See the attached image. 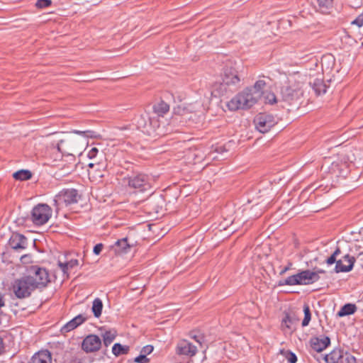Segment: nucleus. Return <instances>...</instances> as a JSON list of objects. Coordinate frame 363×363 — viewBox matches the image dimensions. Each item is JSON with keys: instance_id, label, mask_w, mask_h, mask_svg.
<instances>
[{"instance_id": "3", "label": "nucleus", "mask_w": 363, "mask_h": 363, "mask_svg": "<svg viewBox=\"0 0 363 363\" xmlns=\"http://www.w3.org/2000/svg\"><path fill=\"white\" fill-rule=\"evenodd\" d=\"M25 276L29 279L35 290L45 288L50 281L48 271L37 265L30 266Z\"/></svg>"}, {"instance_id": "13", "label": "nucleus", "mask_w": 363, "mask_h": 363, "mask_svg": "<svg viewBox=\"0 0 363 363\" xmlns=\"http://www.w3.org/2000/svg\"><path fill=\"white\" fill-rule=\"evenodd\" d=\"M101 340L96 335H89L86 336L82 344V348L86 353L94 352L101 348Z\"/></svg>"}, {"instance_id": "2", "label": "nucleus", "mask_w": 363, "mask_h": 363, "mask_svg": "<svg viewBox=\"0 0 363 363\" xmlns=\"http://www.w3.org/2000/svg\"><path fill=\"white\" fill-rule=\"evenodd\" d=\"M320 276L309 269L303 270L279 281V286L308 285L318 281Z\"/></svg>"}, {"instance_id": "30", "label": "nucleus", "mask_w": 363, "mask_h": 363, "mask_svg": "<svg viewBox=\"0 0 363 363\" xmlns=\"http://www.w3.org/2000/svg\"><path fill=\"white\" fill-rule=\"evenodd\" d=\"M303 313H304V318H303V320H302L301 325L303 327H306V326L308 325V324L311 321V313L310 307L307 303H305L303 305Z\"/></svg>"}, {"instance_id": "44", "label": "nucleus", "mask_w": 363, "mask_h": 363, "mask_svg": "<svg viewBox=\"0 0 363 363\" xmlns=\"http://www.w3.org/2000/svg\"><path fill=\"white\" fill-rule=\"evenodd\" d=\"M291 266L292 263L289 262L288 264L280 271V275L284 274L287 271H289L291 268Z\"/></svg>"}, {"instance_id": "7", "label": "nucleus", "mask_w": 363, "mask_h": 363, "mask_svg": "<svg viewBox=\"0 0 363 363\" xmlns=\"http://www.w3.org/2000/svg\"><path fill=\"white\" fill-rule=\"evenodd\" d=\"M281 94L282 100L289 104L297 102L303 94L302 84L296 82L291 83L281 88Z\"/></svg>"}, {"instance_id": "47", "label": "nucleus", "mask_w": 363, "mask_h": 363, "mask_svg": "<svg viewBox=\"0 0 363 363\" xmlns=\"http://www.w3.org/2000/svg\"><path fill=\"white\" fill-rule=\"evenodd\" d=\"M193 338L197 342H199L200 345L201 344V340L203 339V337H199V336H196V335H194L193 337Z\"/></svg>"}, {"instance_id": "18", "label": "nucleus", "mask_w": 363, "mask_h": 363, "mask_svg": "<svg viewBox=\"0 0 363 363\" xmlns=\"http://www.w3.org/2000/svg\"><path fill=\"white\" fill-rule=\"evenodd\" d=\"M325 363H345L344 350L340 347L333 349L329 354L323 355Z\"/></svg>"}, {"instance_id": "29", "label": "nucleus", "mask_w": 363, "mask_h": 363, "mask_svg": "<svg viewBox=\"0 0 363 363\" xmlns=\"http://www.w3.org/2000/svg\"><path fill=\"white\" fill-rule=\"evenodd\" d=\"M129 351V347L127 345H122L120 343H116L112 347V352L116 356L127 354Z\"/></svg>"}, {"instance_id": "1", "label": "nucleus", "mask_w": 363, "mask_h": 363, "mask_svg": "<svg viewBox=\"0 0 363 363\" xmlns=\"http://www.w3.org/2000/svg\"><path fill=\"white\" fill-rule=\"evenodd\" d=\"M266 86L264 80L257 81L252 87H247L235 96L227 103L230 111L247 109L253 106L262 96V91Z\"/></svg>"}, {"instance_id": "36", "label": "nucleus", "mask_w": 363, "mask_h": 363, "mask_svg": "<svg viewBox=\"0 0 363 363\" xmlns=\"http://www.w3.org/2000/svg\"><path fill=\"white\" fill-rule=\"evenodd\" d=\"M266 102L273 105L277 102V96L273 93H269L266 96Z\"/></svg>"}, {"instance_id": "20", "label": "nucleus", "mask_w": 363, "mask_h": 363, "mask_svg": "<svg viewBox=\"0 0 363 363\" xmlns=\"http://www.w3.org/2000/svg\"><path fill=\"white\" fill-rule=\"evenodd\" d=\"M310 86L313 89L314 92L317 96L323 94L327 91V85L324 82L322 78H313L311 77L309 82Z\"/></svg>"}, {"instance_id": "22", "label": "nucleus", "mask_w": 363, "mask_h": 363, "mask_svg": "<svg viewBox=\"0 0 363 363\" xmlns=\"http://www.w3.org/2000/svg\"><path fill=\"white\" fill-rule=\"evenodd\" d=\"M29 363H52L51 353L48 350H43L35 353Z\"/></svg>"}, {"instance_id": "21", "label": "nucleus", "mask_w": 363, "mask_h": 363, "mask_svg": "<svg viewBox=\"0 0 363 363\" xmlns=\"http://www.w3.org/2000/svg\"><path fill=\"white\" fill-rule=\"evenodd\" d=\"M132 247L133 245L128 242V238H124L118 240L112 246V248L113 249L116 254L120 255L128 253Z\"/></svg>"}, {"instance_id": "33", "label": "nucleus", "mask_w": 363, "mask_h": 363, "mask_svg": "<svg viewBox=\"0 0 363 363\" xmlns=\"http://www.w3.org/2000/svg\"><path fill=\"white\" fill-rule=\"evenodd\" d=\"M51 4V0H37L35 6L38 9H44L50 6Z\"/></svg>"}, {"instance_id": "4", "label": "nucleus", "mask_w": 363, "mask_h": 363, "mask_svg": "<svg viewBox=\"0 0 363 363\" xmlns=\"http://www.w3.org/2000/svg\"><path fill=\"white\" fill-rule=\"evenodd\" d=\"M52 213V210L48 204L38 203L33 208L30 219L35 225L40 226L48 223Z\"/></svg>"}, {"instance_id": "24", "label": "nucleus", "mask_w": 363, "mask_h": 363, "mask_svg": "<svg viewBox=\"0 0 363 363\" xmlns=\"http://www.w3.org/2000/svg\"><path fill=\"white\" fill-rule=\"evenodd\" d=\"M79 265V261L77 259H71L66 262H58V266L64 274H68V271Z\"/></svg>"}, {"instance_id": "49", "label": "nucleus", "mask_w": 363, "mask_h": 363, "mask_svg": "<svg viewBox=\"0 0 363 363\" xmlns=\"http://www.w3.org/2000/svg\"><path fill=\"white\" fill-rule=\"evenodd\" d=\"M4 305H5V303H4L3 296H2L1 294L0 293V308L1 307L4 306Z\"/></svg>"}, {"instance_id": "46", "label": "nucleus", "mask_w": 363, "mask_h": 363, "mask_svg": "<svg viewBox=\"0 0 363 363\" xmlns=\"http://www.w3.org/2000/svg\"><path fill=\"white\" fill-rule=\"evenodd\" d=\"M64 142H65V140H60L58 142L57 145V149H58V150H59L60 152H62V149H61V147H62V143H63Z\"/></svg>"}, {"instance_id": "45", "label": "nucleus", "mask_w": 363, "mask_h": 363, "mask_svg": "<svg viewBox=\"0 0 363 363\" xmlns=\"http://www.w3.org/2000/svg\"><path fill=\"white\" fill-rule=\"evenodd\" d=\"M4 350V341H3V339L1 337H0V354L3 353Z\"/></svg>"}, {"instance_id": "40", "label": "nucleus", "mask_w": 363, "mask_h": 363, "mask_svg": "<svg viewBox=\"0 0 363 363\" xmlns=\"http://www.w3.org/2000/svg\"><path fill=\"white\" fill-rule=\"evenodd\" d=\"M153 346L148 345L143 347L141 354H145L146 357L153 351Z\"/></svg>"}, {"instance_id": "12", "label": "nucleus", "mask_w": 363, "mask_h": 363, "mask_svg": "<svg viewBox=\"0 0 363 363\" xmlns=\"http://www.w3.org/2000/svg\"><path fill=\"white\" fill-rule=\"evenodd\" d=\"M175 351L179 356L191 357L196 354L197 348L190 342L182 340L178 342Z\"/></svg>"}, {"instance_id": "15", "label": "nucleus", "mask_w": 363, "mask_h": 363, "mask_svg": "<svg viewBox=\"0 0 363 363\" xmlns=\"http://www.w3.org/2000/svg\"><path fill=\"white\" fill-rule=\"evenodd\" d=\"M8 244L11 249L19 251L27 248L28 239L23 234L13 233L10 237Z\"/></svg>"}, {"instance_id": "34", "label": "nucleus", "mask_w": 363, "mask_h": 363, "mask_svg": "<svg viewBox=\"0 0 363 363\" xmlns=\"http://www.w3.org/2000/svg\"><path fill=\"white\" fill-rule=\"evenodd\" d=\"M82 356L83 352L81 351L74 353V355L72 357L70 363H82Z\"/></svg>"}, {"instance_id": "52", "label": "nucleus", "mask_w": 363, "mask_h": 363, "mask_svg": "<svg viewBox=\"0 0 363 363\" xmlns=\"http://www.w3.org/2000/svg\"><path fill=\"white\" fill-rule=\"evenodd\" d=\"M89 167H94V164L90 163V164H89Z\"/></svg>"}, {"instance_id": "9", "label": "nucleus", "mask_w": 363, "mask_h": 363, "mask_svg": "<svg viewBox=\"0 0 363 363\" xmlns=\"http://www.w3.org/2000/svg\"><path fill=\"white\" fill-rule=\"evenodd\" d=\"M356 262L354 257L350 256L349 254L345 255L342 259L337 260V257L333 254L325 260L328 265L335 263V272L336 273L349 272L352 270L354 264Z\"/></svg>"}, {"instance_id": "19", "label": "nucleus", "mask_w": 363, "mask_h": 363, "mask_svg": "<svg viewBox=\"0 0 363 363\" xmlns=\"http://www.w3.org/2000/svg\"><path fill=\"white\" fill-rule=\"evenodd\" d=\"M86 320V318L79 314L64 325L60 331L62 333H67L77 328Z\"/></svg>"}, {"instance_id": "6", "label": "nucleus", "mask_w": 363, "mask_h": 363, "mask_svg": "<svg viewBox=\"0 0 363 363\" xmlns=\"http://www.w3.org/2000/svg\"><path fill=\"white\" fill-rule=\"evenodd\" d=\"M11 289L15 296L19 299L27 298L35 291L27 277L23 276L14 280Z\"/></svg>"}, {"instance_id": "26", "label": "nucleus", "mask_w": 363, "mask_h": 363, "mask_svg": "<svg viewBox=\"0 0 363 363\" xmlns=\"http://www.w3.org/2000/svg\"><path fill=\"white\" fill-rule=\"evenodd\" d=\"M103 309V303L99 298H96L92 302L91 311L94 317L99 318L101 315Z\"/></svg>"}, {"instance_id": "48", "label": "nucleus", "mask_w": 363, "mask_h": 363, "mask_svg": "<svg viewBox=\"0 0 363 363\" xmlns=\"http://www.w3.org/2000/svg\"><path fill=\"white\" fill-rule=\"evenodd\" d=\"M340 253H341L340 248L339 247H337L335 249V250L334 251V252L333 253V255L337 257V256H338Z\"/></svg>"}, {"instance_id": "35", "label": "nucleus", "mask_w": 363, "mask_h": 363, "mask_svg": "<svg viewBox=\"0 0 363 363\" xmlns=\"http://www.w3.org/2000/svg\"><path fill=\"white\" fill-rule=\"evenodd\" d=\"M344 361L345 363H357L355 357L347 352H344Z\"/></svg>"}, {"instance_id": "42", "label": "nucleus", "mask_w": 363, "mask_h": 363, "mask_svg": "<svg viewBox=\"0 0 363 363\" xmlns=\"http://www.w3.org/2000/svg\"><path fill=\"white\" fill-rule=\"evenodd\" d=\"M291 323V319L289 315L286 314V316L282 320V325H285L286 328H289L290 326L289 323Z\"/></svg>"}, {"instance_id": "5", "label": "nucleus", "mask_w": 363, "mask_h": 363, "mask_svg": "<svg viewBox=\"0 0 363 363\" xmlns=\"http://www.w3.org/2000/svg\"><path fill=\"white\" fill-rule=\"evenodd\" d=\"M123 184L138 191H149L152 187L148 177L144 174L128 175L123 178Z\"/></svg>"}, {"instance_id": "16", "label": "nucleus", "mask_w": 363, "mask_h": 363, "mask_svg": "<svg viewBox=\"0 0 363 363\" xmlns=\"http://www.w3.org/2000/svg\"><path fill=\"white\" fill-rule=\"evenodd\" d=\"M224 347L222 344L211 345L208 347V350L205 352L204 357L209 358L212 363L219 362L223 357Z\"/></svg>"}, {"instance_id": "53", "label": "nucleus", "mask_w": 363, "mask_h": 363, "mask_svg": "<svg viewBox=\"0 0 363 363\" xmlns=\"http://www.w3.org/2000/svg\"><path fill=\"white\" fill-rule=\"evenodd\" d=\"M363 255V252H360V253L359 254V256H358V257H360V256H361V255Z\"/></svg>"}, {"instance_id": "23", "label": "nucleus", "mask_w": 363, "mask_h": 363, "mask_svg": "<svg viewBox=\"0 0 363 363\" xmlns=\"http://www.w3.org/2000/svg\"><path fill=\"white\" fill-rule=\"evenodd\" d=\"M357 311V306L353 303H346L345 304L340 310L337 312V316L343 317L345 315H349L354 314Z\"/></svg>"}, {"instance_id": "8", "label": "nucleus", "mask_w": 363, "mask_h": 363, "mask_svg": "<svg viewBox=\"0 0 363 363\" xmlns=\"http://www.w3.org/2000/svg\"><path fill=\"white\" fill-rule=\"evenodd\" d=\"M80 196L74 189H65L60 191L55 197V206L58 208L67 206L78 202Z\"/></svg>"}, {"instance_id": "41", "label": "nucleus", "mask_w": 363, "mask_h": 363, "mask_svg": "<svg viewBox=\"0 0 363 363\" xmlns=\"http://www.w3.org/2000/svg\"><path fill=\"white\" fill-rule=\"evenodd\" d=\"M104 248V245L102 243H99V244H96L94 247V249H93V252L96 255H100V253L101 252L102 250Z\"/></svg>"}, {"instance_id": "14", "label": "nucleus", "mask_w": 363, "mask_h": 363, "mask_svg": "<svg viewBox=\"0 0 363 363\" xmlns=\"http://www.w3.org/2000/svg\"><path fill=\"white\" fill-rule=\"evenodd\" d=\"M159 127V121L155 118H149L148 123L142 116L138 121V128L140 129L142 132L149 135L159 134L157 133V128H158Z\"/></svg>"}, {"instance_id": "11", "label": "nucleus", "mask_w": 363, "mask_h": 363, "mask_svg": "<svg viewBox=\"0 0 363 363\" xmlns=\"http://www.w3.org/2000/svg\"><path fill=\"white\" fill-rule=\"evenodd\" d=\"M222 80L223 82L220 84L222 86H227L230 89L233 88V89L238 87L240 82L238 71L233 67H226L223 70Z\"/></svg>"}, {"instance_id": "17", "label": "nucleus", "mask_w": 363, "mask_h": 363, "mask_svg": "<svg viewBox=\"0 0 363 363\" xmlns=\"http://www.w3.org/2000/svg\"><path fill=\"white\" fill-rule=\"evenodd\" d=\"M310 345L312 350L320 352L330 345V339L328 336L313 337L310 340Z\"/></svg>"}, {"instance_id": "25", "label": "nucleus", "mask_w": 363, "mask_h": 363, "mask_svg": "<svg viewBox=\"0 0 363 363\" xmlns=\"http://www.w3.org/2000/svg\"><path fill=\"white\" fill-rule=\"evenodd\" d=\"M153 109L155 113L159 116H162L169 111V106L166 102L161 101L157 104L154 105Z\"/></svg>"}, {"instance_id": "39", "label": "nucleus", "mask_w": 363, "mask_h": 363, "mask_svg": "<svg viewBox=\"0 0 363 363\" xmlns=\"http://www.w3.org/2000/svg\"><path fill=\"white\" fill-rule=\"evenodd\" d=\"M72 133L80 135L85 138L92 137V135H91L92 131H90V130L82 131V130H74Z\"/></svg>"}, {"instance_id": "10", "label": "nucleus", "mask_w": 363, "mask_h": 363, "mask_svg": "<svg viewBox=\"0 0 363 363\" xmlns=\"http://www.w3.org/2000/svg\"><path fill=\"white\" fill-rule=\"evenodd\" d=\"M254 123L257 130L264 133L268 132L277 122L272 115L259 113L255 117Z\"/></svg>"}, {"instance_id": "50", "label": "nucleus", "mask_w": 363, "mask_h": 363, "mask_svg": "<svg viewBox=\"0 0 363 363\" xmlns=\"http://www.w3.org/2000/svg\"><path fill=\"white\" fill-rule=\"evenodd\" d=\"M313 272H315L317 273V275L319 276V274H325V271L323 270V269H316V270H314L313 271Z\"/></svg>"}, {"instance_id": "38", "label": "nucleus", "mask_w": 363, "mask_h": 363, "mask_svg": "<svg viewBox=\"0 0 363 363\" xmlns=\"http://www.w3.org/2000/svg\"><path fill=\"white\" fill-rule=\"evenodd\" d=\"M134 362L137 363H148L150 359L145 354H140L135 358Z\"/></svg>"}, {"instance_id": "54", "label": "nucleus", "mask_w": 363, "mask_h": 363, "mask_svg": "<svg viewBox=\"0 0 363 363\" xmlns=\"http://www.w3.org/2000/svg\"><path fill=\"white\" fill-rule=\"evenodd\" d=\"M26 256V255H23V256H22V257H21V259H22L23 258H24Z\"/></svg>"}, {"instance_id": "28", "label": "nucleus", "mask_w": 363, "mask_h": 363, "mask_svg": "<svg viewBox=\"0 0 363 363\" xmlns=\"http://www.w3.org/2000/svg\"><path fill=\"white\" fill-rule=\"evenodd\" d=\"M13 177L16 180L26 181L32 177V173L29 170L21 169L14 172Z\"/></svg>"}, {"instance_id": "37", "label": "nucleus", "mask_w": 363, "mask_h": 363, "mask_svg": "<svg viewBox=\"0 0 363 363\" xmlns=\"http://www.w3.org/2000/svg\"><path fill=\"white\" fill-rule=\"evenodd\" d=\"M352 25H356L360 28L363 26V13L359 14L354 21H352Z\"/></svg>"}, {"instance_id": "27", "label": "nucleus", "mask_w": 363, "mask_h": 363, "mask_svg": "<svg viewBox=\"0 0 363 363\" xmlns=\"http://www.w3.org/2000/svg\"><path fill=\"white\" fill-rule=\"evenodd\" d=\"M103 341L105 346H108L116 337V331L113 330H106L103 334Z\"/></svg>"}, {"instance_id": "31", "label": "nucleus", "mask_w": 363, "mask_h": 363, "mask_svg": "<svg viewBox=\"0 0 363 363\" xmlns=\"http://www.w3.org/2000/svg\"><path fill=\"white\" fill-rule=\"evenodd\" d=\"M333 0H318V4L321 12L325 13L332 8Z\"/></svg>"}, {"instance_id": "32", "label": "nucleus", "mask_w": 363, "mask_h": 363, "mask_svg": "<svg viewBox=\"0 0 363 363\" xmlns=\"http://www.w3.org/2000/svg\"><path fill=\"white\" fill-rule=\"evenodd\" d=\"M281 353L284 354V357L287 359L288 362L289 363H296L297 362V357L296 355L289 351H282Z\"/></svg>"}, {"instance_id": "43", "label": "nucleus", "mask_w": 363, "mask_h": 363, "mask_svg": "<svg viewBox=\"0 0 363 363\" xmlns=\"http://www.w3.org/2000/svg\"><path fill=\"white\" fill-rule=\"evenodd\" d=\"M98 152V149L96 147L91 148L89 152H88V157L89 158H94L96 157V154Z\"/></svg>"}, {"instance_id": "51", "label": "nucleus", "mask_w": 363, "mask_h": 363, "mask_svg": "<svg viewBox=\"0 0 363 363\" xmlns=\"http://www.w3.org/2000/svg\"><path fill=\"white\" fill-rule=\"evenodd\" d=\"M327 58L331 59V58H333V57L331 55H328V56H324V57H323V59H327Z\"/></svg>"}]
</instances>
